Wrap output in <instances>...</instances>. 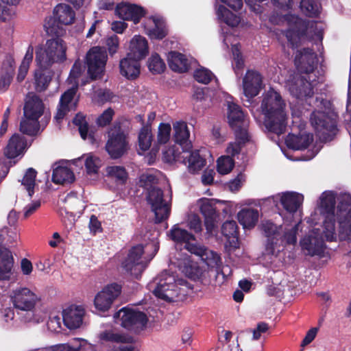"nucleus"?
<instances>
[{
    "instance_id": "nucleus-41",
    "label": "nucleus",
    "mask_w": 351,
    "mask_h": 351,
    "mask_svg": "<svg viewBox=\"0 0 351 351\" xmlns=\"http://www.w3.org/2000/svg\"><path fill=\"white\" fill-rule=\"evenodd\" d=\"M232 39H235L232 36L226 35L224 36L223 38V43L227 47H228L229 43H230L232 45V52L233 56V68L236 75H238L241 73V71L243 69L244 66V62L240 53L239 46L236 43H232Z\"/></svg>"
},
{
    "instance_id": "nucleus-56",
    "label": "nucleus",
    "mask_w": 351,
    "mask_h": 351,
    "mask_svg": "<svg viewBox=\"0 0 351 351\" xmlns=\"http://www.w3.org/2000/svg\"><path fill=\"white\" fill-rule=\"evenodd\" d=\"M152 141L151 128L148 126L143 127L138 134V146L142 151L149 149Z\"/></svg>"
},
{
    "instance_id": "nucleus-31",
    "label": "nucleus",
    "mask_w": 351,
    "mask_h": 351,
    "mask_svg": "<svg viewBox=\"0 0 351 351\" xmlns=\"http://www.w3.org/2000/svg\"><path fill=\"white\" fill-rule=\"evenodd\" d=\"M302 250L311 256H322L324 253L325 245L323 239L312 234L305 236L300 240Z\"/></svg>"
},
{
    "instance_id": "nucleus-63",
    "label": "nucleus",
    "mask_w": 351,
    "mask_h": 351,
    "mask_svg": "<svg viewBox=\"0 0 351 351\" xmlns=\"http://www.w3.org/2000/svg\"><path fill=\"white\" fill-rule=\"evenodd\" d=\"M47 328L52 332L58 333L62 330L61 318L58 315L51 314L47 322Z\"/></svg>"
},
{
    "instance_id": "nucleus-52",
    "label": "nucleus",
    "mask_w": 351,
    "mask_h": 351,
    "mask_svg": "<svg viewBox=\"0 0 351 351\" xmlns=\"http://www.w3.org/2000/svg\"><path fill=\"white\" fill-rule=\"evenodd\" d=\"M36 174L37 172L35 169L29 168L21 180V184L27 191L29 197L34 193V187L36 186Z\"/></svg>"
},
{
    "instance_id": "nucleus-48",
    "label": "nucleus",
    "mask_w": 351,
    "mask_h": 351,
    "mask_svg": "<svg viewBox=\"0 0 351 351\" xmlns=\"http://www.w3.org/2000/svg\"><path fill=\"white\" fill-rule=\"evenodd\" d=\"M337 218H351V196L343 195L340 197L337 205Z\"/></svg>"
},
{
    "instance_id": "nucleus-36",
    "label": "nucleus",
    "mask_w": 351,
    "mask_h": 351,
    "mask_svg": "<svg viewBox=\"0 0 351 351\" xmlns=\"http://www.w3.org/2000/svg\"><path fill=\"white\" fill-rule=\"evenodd\" d=\"M313 141V134L311 133H302L293 135L291 133L287 136V147L295 150H304Z\"/></svg>"
},
{
    "instance_id": "nucleus-55",
    "label": "nucleus",
    "mask_w": 351,
    "mask_h": 351,
    "mask_svg": "<svg viewBox=\"0 0 351 351\" xmlns=\"http://www.w3.org/2000/svg\"><path fill=\"white\" fill-rule=\"evenodd\" d=\"M324 236L327 241L336 240L335 216H327L324 222Z\"/></svg>"
},
{
    "instance_id": "nucleus-12",
    "label": "nucleus",
    "mask_w": 351,
    "mask_h": 351,
    "mask_svg": "<svg viewBox=\"0 0 351 351\" xmlns=\"http://www.w3.org/2000/svg\"><path fill=\"white\" fill-rule=\"evenodd\" d=\"M191 148L183 149L180 152L173 149L164 153L166 160L182 162L187 168L189 173H198L206 165V160L199 155L197 150L191 151Z\"/></svg>"
},
{
    "instance_id": "nucleus-28",
    "label": "nucleus",
    "mask_w": 351,
    "mask_h": 351,
    "mask_svg": "<svg viewBox=\"0 0 351 351\" xmlns=\"http://www.w3.org/2000/svg\"><path fill=\"white\" fill-rule=\"evenodd\" d=\"M85 310L82 306L71 305L62 311V319L65 326L70 329L79 328L83 323Z\"/></svg>"
},
{
    "instance_id": "nucleus-2",
    "label": "nucleus",
    "mask_w": 351,
    "mask_h": 351,
    "mask_svg": "<svg viewBox=\"0 0 351 351\" xmlns=\"http://www.w3.org/2000/svg\"><path fill=\"white\" fill-rule=\"evenodd\" d=\"M154 288V295L167 302H174L182 299L191 286L184 279L180 278L174 272L164 270L156 278L154 282L149 285Z\"/></svg>"
},
{
    "instance_id": "nucleus-46",
    "label": "nucleus",
    "mask_w": 351,
    "mask_h": 351,
    "mask_svg": "<svg viewBox=\"0 0 351 351\" xmlns=\"http://www.w3.org/2000/svg\"><path fill=\"white\" fill-rule=\"evenodd\" d=\"M300 8L301 11L308 17H316L319 13L321 8L318 0H301Z\"/></svg>"
},
{
    "instance_id": "nucleus-57",
    "label": "nucleus",
    "mask_w": 351,
    "mask_h": 351,
    "mask_svg": "<svg viewBox=\"0 0 351 351\" xmlns=\"http://www.w3.org/2000/svg\"><path fill=\"white\" fill-rule=\"evenodd\" d=\"M35 86L37 91H43L48 86L51 81V75L40 69L36 70L34 73Z\"/></svg>"
},
{
    "instance_id": "nucleus-25",
    "label": "nucleus",
    "mask_w": 351,
    "mask_h": 351,
    "mask_svg": "<svg viewBox=\"0 0 351 351\" xmlns=\"http://www.w3.org/2000/svg\"><path fill=\"white\" fill-rule=\"evenodd\" d=\"M172 264L176 265L186 276L192 279L200 278L203 274L199 265L191 260L190 256L182 253H178L175 260L170 259Z\"/></svg>"
},
{
    "instance_id": "nucleus-27",
    "label": "nucleus",
    "mask_w": 351,
    "mask_h": 351,
    "mask_svg": "<svg viewBox=\"0 0 351 351\" xmlns=\"http://www.w3.org/2000/svg\"><path fill=\"white\" fill-rule=\"evenodd\" d=\"M100 338L104 341L119 343L118 346L114 347V351H136L135 347L131 344L133 338L130 335L106 330L101 333Z\"/></svg>"
},
{
    "instance_id": "nucleus-32",
    "label": "nucleus",
    "mask_w": 351,
    "mask_h": 351,
    "mask_svg": "<svg viewBox=\"0 0 351 351\" xmlns=\"http://www.w3.org/2000/svg\"><path fill=\"white\" fill-rule=\"evenodd\" d=\"M75 179L73 171L64 163H56L53 166L51 180L56 184L67 185Z\"/></svg>"
},
{
    "instance_id": "nucleus-54",
    "label": "nucleus",
    "mask_w": 351,
    "mask_h": 351,
    "mask_svg": "<svg viewBox=\"0 0 351 351\" xmlns=\"http://www.w3.org/2000/svg\"><path fill=\"white\" fill-rule=\"evenodd\" d=\"M339 223V238L340 241L351 240V218H337Z\"/></svg>"
},
{
    "instance_id": "nucleus-8",
    "label": "nucleus",
    "mask_w": 351,
    "mask_h": 351,
    "mask_svg": "<svg viewBox=\"0 0 351 351\" xmlns=\"http://www.w3.org/2000/svg\"><path fill=\"white\" fill-rule=\"evenodd\" d=\"M84 71V66L80 62H75L68 77V82L71 87L67 90L61 97L60 105L58 108L55 119L60 123L67 112L74 110L76 102L73 100L78 86V78Z\"/></svg>"
},
{
    "instance_id": "nucleus-3",
    "label": "nucleus",
    "mask_w": 351,
    "mask_h": 351,
    "mask_svg": "<svg viewBox=\"0 0 351 351\" xmlns=\"http://www.w3.org/2000/svg\"><path fill=\"white\" fill-rule=\"evenodd\" d=\"M158 248V242L156 240L146 244L145 247L142 245L133 246L121 261L122 269L130 275L138 278L156 255Z\"/></svg>"
},
{
    "instance_id": "nucleus-5",
    "label": "nucleus",
    "mask_w": 351,
    "mask_h": 351,
    "mask_svg": "<svg viewBox=\"0 0 351 351\" xmlns=\"http://www.w3.org/2000/svg\"><path fill=\"white\" fill-rule=\"evenodd\" d=\"M10 304L17 311L28 312L34 310L41 301V295L36 288L23 285H17L8 289Z\"/></svg>"
},
{
    "instance_id": "nucleus-59",
    "label": "nucleus",
    "mask_w": 351,
    "mask_h": 351,
    "mask_svg": "<svg viewBox=\"0 0 351 351\" xmlns=\"http://www.w3.org/2000/svg\"><path fill=\"white\" fill-rule=\"evenodd\" d=\"M194 77L198 82L206 84L214 77V75L210 70L199 67L195 71Z\"/></svg>"
},
{
    "instance_id": "nucleus-51",
    "label": "nucleus",
    "mask_w": 351,
    "mask_h": 351,
    "mask_svg": "<svg viewBox=\"0 0 351 351\" xmlns=\"http://www.w3.org/2000/svg\"><path fill=\"white\" fill-rule=\"evenodd\" d=\"M234 167V160L230 156H221L217 160V171L221 175L230 173Z\"/></svg>"
},
{
    "instance_id": "nucleus-58",
    "label": "nucleus",
    "mask_w": 351,
    "mask_h": 351,
    "mask_svg": "<svg viewBox=\"0 0 351 351\" xmlns=\"http://www.w3.org/2000/svg\"><path fill=\"white\" fill-rule=\"evenodd\" d=\"M73 123L78 126V130L80 133L81 137L83 139L87 138L92 139V136L88 134V128L85 117L82 114H77L73 119Z\"/></svg>"
},
{
    "instance_id": "nucleus-49",
    "label": "nucleus",
    "mask_w": 351,
    "mask_h": 351,
    "mask_svg": "<svg viewBox=\"0 0 351 351\" xmlns=\"http://www.w3.org/2000/svg\"><path fill=\"white\" fill-rule=\"evenodd\" d=\"M33 53L34 48L32 45H29L19 69V73L17 75V80L19 82H21L25 79L29 70V64L33 59Z\"/></svg>"
},
{
    "instance_id": "nucleus-4",
    "label": "nucleus",
    "mask_w": 351,
    "mask_h": 351,
    "mask_svg": "<svg viewBox=\"0 0 351 351\" xmlns=\"http://www.w3.org/2000/svg\"><path fill=\"white\" fill-rule=\"evenodd\" d=\"M168 236L176 244H184L186 250L199 256L208 267L213 268L218 266L220 262L219 255L195 244V237L187 230L181 228L178 224H176L171 228L168 232Z\"/></svg>"
},
{
    "instance_id": "nucleus-17",
    "label": "nucleus",
    "mask_w": 351,
    "mask_h": 351,
    "mask_svg": "<svg viewBox=\"0 0 351 351\" xmlns=\"http://www.w3.org/2000/svg\"><path fill=\"white\" fill-rule=\"evenodd\" d=\"M263 230L267 237L265 247L266 252L269 254L278 256L284 250L285 232L282 226H278L272 222L267 221L263 225Z\"/></svg>"
},
{
    "instance_id": "nucleus-60",
    "label": "nucleus",
    "mask_w": 351,
    "mask_h": 351,
    "mask_svg": "<svg viewBox=\"0 0 351 351\" xmlns=\"http://www.w3.org/2000/svg\"><path fill=\"white\" fill-rule=\"evenodd\" d=\"M5 5H0V21H6L10 19L14 14L8 5L17 3L19 0H2Z\"/></svg>"
},
{
    "instance_id": "nucleus-6",
    "label": "nucleus",
    "mask_w": 351,
    "mask_h": 351,
    "mask_svg": "<svg viewBox=\"0 0 351 351\" xmlns=\"http://www.w3.org/2000/svg\"><path fill=\"white\" fill-rule=\"evenodd\" d=\"M45 106L36 95L29 93L23 108V118L20 123V130L27 135H35L39 131V118L43 114Z\"/></svg>"
},
{
    "instance_id": "nucleus-38",
    "label": "nucleus",
    "mask_w": 351,
    "mask_h": 351,
    "mask_svg": "<svg viewBox=\"0 0 351 351\" xmlns=\"http://www.w3.org/2000/svg\"><path fill=\"white\" fill-rule=\"evenodd\" d=\"M259 216L258 210L246 207L239 211L237 219L244 229H252L256 225Z\"/></svg>"
},
{
    "instance_id": "nucleus-10",
    "label": "nucleus",
    "mask_w": 351,
    "mask_h": 351,
    "mask_svg": "<svg viewBox=\"0 0 351 351\" xmlns=\"http://www.w3.org/2000/svg\"><path fill=\"white\" fill-rule=\"evenodd\" d=\"M114 319L122 327L136 333L145 330L148 322L144 313L129 307L120 309L114 314Z\"/></svg>"
},
{
    "instance_id": "nucleus-24",
    "label": "nucleus",
    "mask_w": 351,
    "mask_h": 351,
    "mask_svg": "<svg viewBox=\"0 0 351 351\" xmlns=\"http://www.w3.org/2000/svg\"><path fill=\"white\" fill-rule=\"evenodd\" d=\"M243 93L245 97L251 99L257 96L263 88V78L255 71H248L242 81Z\"/></svg>"
},
{
    "instance_id": "nucleus-26",
    "label": "nucleus",
    "mask_w": 351,
    "mask_h": 351,
    "mask_svg": "<svg viewBox=\"0 0 351 351\" xmlns=\"http://www.w3.org/2000/svg\"><path fill=\"white\" fill-rule=\"evenodd\" d=\"M167 62L170 69L178 73L186 72L197 63L191 56L175 51L168 53Z\"/></svg>"
},
{
    "instance_id": "nucleus-44",
    "label": "nucleus",
    "mask_w": 351,
    "mask_h": 351,
    "mask_svg": "<svg viewBox=\"0 0 351 351\" xmlns=\"http://www.w3.org/2000/svg\"><path fill=\"white\" fill-rule=\"evenodd\" d=\"M106 172L107 176L117 184H125L128 178L125 169L121 166H108L106 169Z\"/></svg>"
},
{
    "instance_id": "nucleus-33",
    "label": "nucleus",
    "mask_w": 351,
    "mask_h": 351,
    "mask_svg": "<svg viewBox=\"0 0 351 351\" xmlns=\"http://www.w3.org/2000/svg\"><path fill=\"white\" fill-rule=\"evenodd\" d=\"M140 60L128 56L121 59L119 69L121 74L128 80L136 78L141 72Z\"/></svg>"
},
{
    "instance_id": "nucleus-9",
    "label": "nucleus",
    "mask_w": 351,
    "mask_h": 351,
    "mask_svg": "<svg viewBox=\"0 0 351 351\" xmlns=\"http://www.w3.org/2000/svg\"><path fill=\"white\" fill-rule=\"evenodd\" d=\"M289 91L291 95L297 99H304L311 106L327 108L330 104V101L327 99L318 97H315V99L312 98L314 94L313 86L312 84L303 76L294 78L289 84Z\"/></svg>"
},
{
    "instance_id": "nucleus-34",
    "label": "nucleus",
    "mask_w": 351,
    "mask_h": 351,
    "mask_svg": "<svg viewBox=\"0 0 351 351\" xmlns=\"http://www.w3.org/2000/svg\"><path fill=\"white\" fill-rule=\"evenodd\" d=\"M115 12L119 18L133 21L134 23H138L140 18L144 15L143 8L127 3L118 4Z\"/></svg>"
},
{
    "instance_id": "nucleus-53",
    "label": "nucleus",
    "mask_w": 351,
    "mask_h": 351,
    "mask_svg": "<svg viewBox=\"0 0 351 351\" xmlns=\"http://www.w3.org/2000/svg\"><path fill=\"white\" fill-rule=\"evenodd\" d=\"M82 159H84V165L88 174H96L98 172L101 165V160L98 157L88 154L84 155ZM79 160H81V158Z\"/></svg>"
},
{
    "instance_id": "nucleus-16",
    "label": "nucleus",
    "mask_w": 351,
    "mask_h": 351,
    "mask_svg": "<svg viewBox=\"0 0 351 351\" xmlns=\"http://www.w3.org/2000/svg\"><path fill=\"white\" fill-rule=\"evenodd\" d=\"M106 149L113 159L121 157L128 149V141L119 125H114L108 132Z\"/></svg>"
},
{
    "instance_id": "nucleus-37",
    "label": "nucleus",
    "mask_w": 351,
    "mask_h": 351,
    "mask_svg": "<svg viewBox=\"0 0 351 351\" xmlns=\"http://www.w3.org/2000/svg\"><path fill=\"white\" fill-rule=\"evenodd\" d=\"M53 351H93L94 345L86 339L74 338L66 343L57 344L53 347Z\"/></svg>"
},
{
    "instance_id": "nucleus-11",
    "label": "nucleus",
    "mask_w": 351,
    "mask_h": 351,
    "mask_svg": "<svg viewBox=\"0 0 351 351\" xmlns=\"http://www.w3.org/2000/svg\"><path fill=\"white\" fill-rule=\"evenodd\" d=\"M310 121L320 140L324 142L332 140L337 131L335 118L323 111L315 110L311 114Z\"/></svg>"
},
{
    "instance_id": "nucleus-39",
    "label": "nucleus",
    "mask_w": 351,
    "mask_h": 351,
    "mask_svg": "<svg viewBox=\"0 0 351 351\" xmlns=\"http://www.w3.org/2000/svg\"><path fill=\"white\" fill-rule=\"evenodd\" d=\"M175 141L183 149L191 148V145L189 141L190 132L186 122L182 121H176L173 124Z\"/></svg>"
},
{
    "instance_id": "nucleus-19",
    "label": "nucleus",
    "mask_w": 351,
    "mask_h": 351,
    "mask_svg": "<svg viewBox=\"0 0 351 351\" xmlns=\"http://www.w3.org/2000/svg\"><path fill=\"white\" fill-rule=\"evenodd\" d=\"M121 293V287L119 284L107 285L95 296L94 306L95 308L101 313L108 311Z\"/></svg>"
},
{
    "instance_id": "nucleus-29",
    "label": "nucleus",
    "mask_w": 351,
    "mask_h": 351,
    "mask_svg": "<svg viewBox=\"0 0 351 351\" xmlns=\"http://www.w3.org/2000/svg\"><path fill=\"white\" fill-rule=\"evenodd\" d=\"M127 54L137 60H142L149 54V43L146 38L141 35H134L126 45Z\"/></svg>"
},
{
    "instance_id": "nucleus-23",
    "label": "nucleus",
    "mask_w": 351,
    "mask_h": 351,
    "mask_svg": "<svg viewBox=\"0 0 351 351\" xmlns=\"http://www.w3.org/2000/svg\"><path fill=\"white\" fill-rule=\"evenodd\" d=\"M143 29L151 40H162L168 34L167 23L159 15L147 18L143 23Z\"/></svg>"
},
{
    "instance_id": "nucleus-43",
    "label": "nucleus",
    "mask_w": 351,
    "mask_h": 351,
    "mask_svg": "<svg viewBox=\"0 0 351 351\" xmlns=\"http://www.w3.org/2000/svg\"><path fill=\"white\" fill-rule=\"evenodd\" d=\"M216 13L218 19L230 27H236L241 23V19L239 16L233 14L222 5L218 6Z\"/></svg>"
},
{
    "instance_id": "nucleus-42",
    "label": "nucleus",
    "mask_w": 351,
    "mask_h": 351,
    "mask_svg": "<svg viewBox=\"0 0 351 351\" xmlns=\"http://www.w3.org/2000/svg\"><path fill=\"white\" fill-rule=\"evenodd\" d=\"M220 202L215 199L201 198L196 202V206L204 218L217 217L216 204Z\"/></svg>"
},
{
    "instance_id": "nucleus-35",
    "label": "nucleus",
    "mask_w": 351,
    "mask_h": 351,
    "mask_svg": "<svg viewBox=\"0 0 351 351\" xmlns=\"http://www.w3.org/2000/svg\"><path fill=\"white\" fill-rule=\"evenodd\" d=\"M221 233L226 239V247L230 249L238 247V226L235 221L228 220L225 221L221 226Z\"/></svg>"
},
{
    "instance_id": "nucleus-13",
    "label": "nucleus",
    "mask_w": 351,
    "mask_h": 351,
    "mask_svg": "<svg viewBox=\"0 0 351 351\" xmlns=\"http://www.w3.org/2000/svg\"><path fill=\"white\" fill-rule=\"evenodd\" d=\"M227 106V117L230 127L234 130L235 136L238 139L245 141L247 139L248 133L247 127L248 121L246 119L241 108L236 104L231 96L226 99Z\"/></svg>"
},
{
    "instance_id": "nucleus-7",
    "label": "nucleus",
    "mask_w": 351,
    "mask_h": 351,
    "mask_svg": "<svg viewBox=\"0 0 351 351\" xmlns=\"http://www.w3.org/2000/svg\"><path fill=\"white\" fill-rule=\"evenodd\" d=\"M67 46L60 38H51L36 51V62L40 68H47L55 63H60L66 58Z\"/></svg>"
},
{
    "instance_id": "nucleus-30",
    "label": "nucleus",
    "mask_w": 351,
    "mask_h": 351,
    "mask_svg": "<svg viewBox=\"0 0 351 351\" xmlns=\"http://www.w3.org/2000/svg\"><path fill=\"white\" fill-rule=\"evenodd\" d=\"M29 145L25 138L19 134H14L4 148V155L8 158H15L24 154Z\"/></svg>"
},
{
    "instance_id": "nucleus-45",
    "label": "nucleus",
    "mask_w": 351,
    "mask_h": 351,
    "mask_svg": "<svg viewBox=\"0 0 351 351\" xmlns=\"http://www.w3.org/2000/svg\"><path fill=\"white\" fill-rule=\"evenodd\" d=\"M19 239V234L15 228H5L0 230V250L7 249L5 245L12 244Z\"/></svg>"
},
{
    "instance_id": "nucleus-22",
    "label": "nucleus",
    "mask_w": 351,
    "mask_h": 351,
    "mask_svg": "<svg viewBox=\"0 0 351 351\" xmlns=\"http://www.w3.org/2000/svg\"><path fill=\"white\" fill-rule=\"evenodd\" d=\"M14 258L8 249L0 250V297L5 295L8 283L13 274Z\"/></svg>"
},
{
    "instance_id": "nucleus-15",
    "label": "nucleus",
    "mask_w": 351,
    "mask_h": 351,
    "mask_svg": "<svg viewBox=\"0 0 351 351\" xmlns=\"http://www.w3.org/2000/svg\"><path fill=\"white\" fill-rule=\"evenodd\" d=\"M170 200L171 197L169 195H165L158 188L154 186L149 191L147 201L155 214L156 222H160L168 218L170 213Z\"/></svg>"
},
{
    "instance_id": "nucleus-62",
    "label": "nucleus",
    "mask_w": 351,
    "mask_h": 351,
    "mask_svg": "<svg viewBox=\"0 0 351 351\" xmlns=\"http://www.w3.org/2000/svg\"><path fill=\"white\" fill-rule=\"evenodd\" d=\"M208 90L207 88H195L193 97L196 101H204V108L208 107L211 101L210 97L208 95Z\"/></svg>"
},
{
    "instance_id": "nucleus-50",
    "label": "nucleus",
    "mask_w": 351,
    "mask_h": 351,
    "mask_svg": "<svg viewBox=\"0 0 351 351\" xmlns=\"http://www.w3.org/2000/svg\"><path fill=\"white\" fill-rule=\"evenodd\" d=\"M147 67L152 73L160 74L165 70L166 65L157 53H152L147 60Z\"/></svg>"
},
{
    "instance_id": "nucleus-40",
    "label": "nucleus",
    "mask_w": 351,
    "mask_h": 351,
    "mask_svg": "<svg viewBox=\"0 0 351 351\" xmlns=\"http://www.w3.org/2000/svg\"><path fill=\"white\" fill-rule=\"evenodd\" d=\"M54 17L60 23L66 25L74 21L75 14L69 5L60 3L54 8Z\"/></svg>"
},
{
    "instance_id": "nucleus-61",
    "label": "nucleus",
    "mask_w": 351,
    "mask_h": 351,
    "mask_svg": "<svg viewBox=\"0 0 351 351\" xmlns=\"http://www.w3.org/2000/svg\"><path fill=\"white\" fill-rule=\"evenodd\" d=\"M171 128L169 123H160L158 126L157 141L159 144H165L170 139Z\"/></svg>"
},
{
    "instance_id": "nucleus-47",
    "label": "nucleus",
    "mask_w": 351,
    "mask_h": 351,
    "mask_svg": "<svg viewBox=\"0 0 351 351\" xmlns=\"http://www.w3.org/2000/svg\"><path fill=\"white\" fill-rule=\"evenodd\" d=\"M335 197L333 193H322L320 197V207L324 213L328 215V216H335Z\"/></svg>"
},
{
    "instance_id": "nucleus-21",
    "label": "nucleus",
    "mask_w": 351,
    "mask_h": 351,
    "mask_svg": "<svg viewBox=\"0 0 351 351\" xmlns=\"http://www.w3.org/2000/svg\"><path fill=\"white\" fill-rule=\"evenodd\" d=\"M304 199L302 193L287 191V226L291 223H295L296 226L301 223Z\"/></svg>"
},
{
    "instance_id": "nucleus-14",
    "label": "nucleus",
    "mask_w": 351,
    "mask_h": 351,
    "mask_svg": "<svg viewBox=\"0 0 351 351\" xmlns=\"http://www.w3.org/2000/svg\"><path fill=\"white\" fill-rule=\"evenodd\" d=\"M287 40L292 49H298L305 39L308 22L297 15L287 13Z\"/></svg>"
},
{
    "instance_id": "nucleus-1",
    "label": "nucleus",
    "mask_w": 351,
    "mask_h": 351,
    "mask_svg": "<svg viewBox=\"0 0 351 351\" xmlns=\"http://www.w3.org/2000/svg\"><path fill=\"white\" fill-rule=\"evenodd\" d=\"M261 110L270 138L285 154V103L276 90L271 88L262 95Z\"/></svg>"
},
{
    "instance_id": "nucleus-18",
    "label": "nucleus",
    "mask_w": 351,
    "mask_h": 351,
    "mask_svg": "<svg viewBox=\"0 0 351 351\" xmlns=\"http://www.w3.org/2000/svg\"><path fill=\"white\" fill-rule=\"evenodd\" d=\"M108 56L106 50L100 47H95L86 55L88 72L92 79L100 77L104 72Z\"/></svg>"
},
{
    "instance_id": "nucleus-20",
    "label": "nucleus",
    "mask_w": 351,
    "mask_h": 351,
    "mask_svg": "<svg viewBox=\"0 0 351 351\" xmlns=\"http://www.w3.org/2000/svg\"><path fill=\"white\" fill-rule=\"evenodd\" d=\"M318 58L313 49L304 47L298 49L294 58V64L301 73L309 74L317 69Z\"/></svg>"
},
{
    "instance_id": "nucleus-64",
    "label": "nucleus",
    "mask_w": 351,
    "mask_h": 351,
    "mask_svg": "<svg viewBox=\"0 0 351 351\" xmlns=\"http://www.w3.org/2000/svg\"><path fill=\"white\" fill-rule=\"evenodd\" d=\"M106 45L110 56L115 54L119 48V39L117 36L112 35L106 39Z\"/></svg>"
}]
</instances>
